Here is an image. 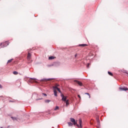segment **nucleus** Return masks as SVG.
Segmentation results:
<instances>
[{
  "label": "nucleus",
  "instance_id": "19",
  "mask_svg": "<svg viewBox=\"0 0 128 128\" xmlns=\"http://www.w3.org/2000/svg\"><path fill=\"white\" fill-rule=\"evenodd\" d=\"M85 94H88V96L89 98H90V95L88 93V92L85 93Z\"/></svg>",
  "mask_w": 128,
  "mask_h": 128
},
{
  "label": "nucleus",
  "instance_id": "15",
  "mask_svg": "<svg viewBox=\"0 0 128 128\" xmlns=\"http://www.w3.org/2000/svg\"><path fill=\"white\" fill-rule=\"evenodd\" d=\"M11 118H12V120H16V117L11 116Z\"/></svg>",
  "mask_w": 128,
  "mask_h": 128
},
{
  "label": "nucleus",
  "instance_id": "23",
  "mask_svg": "<svg viewBox=\"0 0 128 128\" xmlns=\"http://www.w3.org/2000/svg\"><path fill=\"white\" fill-rule=\"evenodd\" d=\"M0 88H2V86L0 84Z\"/></svg>",
  "mask_w": 128,
  "mask_h": 128
},
{
  "label": "nucleus",
  "instance_id": "11",
  "mask_svg": "<svg viewBox=\"0 0 128 128\" xmlns=\"http://www.w3.org/2000/svg\"><path fill=\"white\" fill-rule=\"evenodd\" d=\"M88 46L87 44H79V46Z\"/></svg>",
  "mask_w": 128,
  "mask_h": 128
},
{
  "label": "nucleus",
  "instance_id": "2",
  "mask_svg": "<svg viewBox=\"0 0 128 128\" xmlns=\"http://www.w3.org/2000/svg\"><path fill=\"white\" fill-rule=\"evenodd\" d=\"M8 41L0 44V46H2V48H4L6 46H8Z\"/></svg>",
  "mask_w": 128,
  "mask_h": 128
},
{
  "label": "nucleus",
  "instance_id": "5",
  "mask_svg": "<svg viewBox=\"0 0 128 128\" xmlns=\"http://www.w3.org/2000/svg\"><path fill=\"white\" fill-rule=\"evenodd\" d=\"M74 82L78 84V86H84L82 83L78 80H74Z\"/></svg>",
  "mask_w": 128,
  "mask_h": 128
},
{
  "label": "nucleus",
  "instance_id": "21",
  "mask_svg": "<svg viewBox=\"0 0 128 128\" xmlns=\"http://www.w3.org/2000/svg\"><path fill=\"white\" fill-rule=\"evenodd\" d=\"M90 63H88V64H87V68H90Z\"/></svg>",
  "mask_w": 128,
  "mask_h": 128
},
{
  "label": "nucleus",
  "instance_id": "1",
  "mask_svg": "<svg viewBox=\"0 0 128 128\" xmlns=\"http://www.w3.org/2000/svg\"><path fill=\"white\" fill-rule=\"evenodd\" d=\"M70 121L71 122H68V126H78V128H82V119H80L79 120V124L80 125L78 124V122H76V120H74V118H70Z\"/></svg>",
  "mask_w": 128,
  "mask_h": 128
},
{
  "label": "nucleus",
  "instance_id": "8",
  "mask_svg": "<svg viewBox=\"0 0 128 128\" xmlns=\"http://www.w3.org/2000/svg\"><path fill=\"white\" fill-rule=\"evenodd\" d=\"M29 82H36V79L35 78H30L28 80Z\"/></svg>",
  "mask_w": 128,
  "mask_h": 128
},
{
  "label": "nucleus",
  "instance_id": "14",
  "mask_svg": "<svg viewBox=\"0 0 128 128\" xmlns=\"http://www.w3.org/2000/svg\"><path fill=\"white\" fill-rule=\"evenodd\" d=\"M108 74H109V76H114V74H112V73L110 72H108Z\"/></svg>",
  "mask_w": 128,
  "mask_h": 128
},
{
  "label": "nucleus",
  "instance_id": "6",
  "mask_svg": "<svg viewBox=\"0 0 128 128\" xmlns=\"http://www.w3.org/2000/svg\"><path fill=\"white\" fill-rule=\"evenodd\" d=\"M30 58H32V54L28 52L27 56V60H30Z\"/></svg>",
  "mask_w": 128,
  "mask_h": 128
},
{
  "label": "nucleus",
  "instance_id": "3",
  "mask_svg": "<svg viewBox=\"0 0 128 128\" xmlns=\"http://www.w3.org/2000/svg\"><path fill=\"white\" fill-rule=\"evenodd\" d=\"M58 86H60L59 84H56L55 85V86H53L52 88H56V90H58V92L62 94V91H60V88H58Z\"/></svg>",
  "mask_w": 128,
  "mask_h": 128
},
{
  "label": "nucleus",
  "instance_id": "4",
  "mask_svg": "<svg viewBox=\"0 0 128 128\" xmlns=\"http://www.w3.org/2000/svg\"><path fill=\"white\" fill-rule=\"evenodd\" d=\"M61 98H62V100L63 102H66V96H64L61 93V95H60Z\"/></svg>",
  "mask_w": 128,
  "mask_h": 128
},
{
  "label": "nucleus",
  "instance_id": "12",
  "mask_svg": "<svg viewBox=\"0 0 128 128\" xmlns=\"http://www.w3.org/2000/svg\"><path fill=\"white\" fill-rule=\"evenodd\" d=\"M44 102L46 104H48L49 102H50V100H46Z\"/></svg>",
  "mask_w": 128,
  "mask_h": 128
},
{
  "label": "nucleus",
  "instance_id": "10",
  "mask_svg": "<svg viewBox=\"0 0 128 128\" xmlns=\"http://www.w3.org/2000/svg\"><path fill=\"white\" fill-rule=\"evenodd\" d=\"M68 102H69L68 100H67L66 101H65L66 104V106H68L70 104V103Z\"/></svg>",
  "mask_w": 128,
  "mask_h": 128
},
{
  "label": "nucleus",
  "instance_id": "26",
  "mask_svg": "<svg viewBox=\"0 0 128 128\" xmlns=\"http://www.w3.org/2000/svg\"><path fill=\"white\" fill-rule=\"evenodd\" d=\"M78 97L80 98V96L78 95Z\"/></svg>",
  "mask_w": 128,
  "mask_h": 128
},
{
  "label": "nucleus",
  "instance_id": "13",
  "mask_svg": "<svg viewBox=\"0 0 128 128\" xmlns=\"http://www.w3.org/2000/svg\"><path fill=\"white\" fill-rule=\"evenodd\" d=\"M12 60H14V59H10V60H8V64H10V63L12 62Z\"/></svg>",
  "mask_w": 128,
  "mask_h": 128
},
{
  "label": "nucleus",
  "instance_id": "9",
  "mask_svg": "<svg viewBox=\"0 0 128 128\" xmlns=\"http://www.w3.org/2000/svg\"><path fill=\"white\" fill-rule=\"evenodd\" d=\"M119 90H128V88L124 87V88H122V87H120Z\"/></svg>",
  "mask_w": 128,
  "mask_h": 128
},
{
  "label": "nucleus",
  "instance_id": "22",
  "mask_svg": "<svg viewBox=\"0 0 128 128\" xmlns=\"http://www.w3.org/2000/svg\"><path fill=\"white\" fill-rule=\"evenodd\" d=\"M97 122L98 124H100V119L98 118H97Z\"/></svg>",
  "mask_w": 128,
  "mask_h": 128
},
{
  "label": "nucleus",
  "instance_id": "16",
  "mask_svg": "<svg viewBox=\"0 0 128 128\" xmlns=\"http://www.w3.org/2000/svg\"><path fill=\"white\" fill-rule=\"evenodd\" d=\"M54 56H50L48 58L49 60H54Z\"/></svg>",
  "mask_w": 128,
  "mask_h": 128
},
{
  "label": "nucleus",
  "instance_id": "18",
  "mask_svg": "<svg viewBox=\"0 0 128 128\" xmlns=\"http://www.w3.org/2000/svg\"><path fill=\"white\" fill-rule=\"evenodd\" d=\"M52 80V78H48V79H45V80H46V82H48L50 80Z\"/></svg>",
  "mask_w": 128,
  "mask_h": 128
},
{
  "label": "nucleus",
  "instance_id": "20",
  "mask_svg": "<svg viewBox=\"0 0 128 128\" xmlns=\"http://www.w3.org/2000/svg\"><path fill=\"white\" fill-rule=\"evenodd\" d=\"M58 108H59L58 106H56V108L54 109V110H58Z\"/></svg>",
  "mask_w": 128,
  "mask_h": 128
},
{
  "label": "nucleus",
  "instance_id": "24",
  "mask_svg": "<svg viewBox=\"0 0 128 128\" xmlns=\"http://www.w3.org/2000/svg\"><path fill=\"white\" fill-rule=\"evenodd\" d=\"M77 56H78V54H75V58H76Z\"/></svg>",
  "mask_w": 128,
  "mask_h": 128
},
{
  "label": "nucleus",
  "instance_id": "25",
  "mask_svg": "<svg viewBox=\"0 0 128 128\" xmlns=\"http://www.w3.org/2000/svg\"><path fill=\"white\" fill-rule=\"evenodd\" d=\"M43 94H44V96H46V94H44V93H43Z\"/></svg>",
  "mask_w": 128,
  "mask_h": 128
},
{
  "label": "nucleus",
  "instance_id": "7",
  "mask_svg": "<svg viewBox=\"0 0 128 128\" xmlns=\"http://www.w3.org/2000/svg\"><path fill=\"white\" fill-rule=\"evenodd\" d=\"M56 87H54V88H53L54 92V94L55 96H58V94H57V92H56L57 89H56Z\"/></svg>",
  "mask_w": 128,
  "mask_h": 128
},
{
  "label": "nucleus",
  "instance_id": "17",
  "mask_svg": "<svg viewBox=\"0 0 128 128\" xmlns=\"http://www.w3.org/2000/svg\"><path fill=\"white\" fill-rule=\"evenodd\" d=\"M14 74H18V72L16 71H14L13 72Z\"/></svg>",
  "mask_w": 128,
  "mask_h": 128
}]
</instances>
